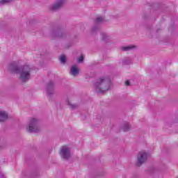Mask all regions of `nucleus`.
Returning <instances> with one entry per match:
<instances>
[{
	"label": "nucleus",
	"mask_w": 178,
	"mask_h": 178,
	"mask_svg": "<svg viewBox=\"0 0 178 178\" xmlns=\"http://www.w3.org/2000/svg\"><path fill=\"white\" fill-rule=\"evenodd\" d=\"M8 69L12 73H16V74H20V80L23 83L29 81L31 79V72H33V68L29 65H25L20 67L16 64L15 62L10 63Z\"/></svg>",
	"instance_id": "obj_1"
},
{
	"label": "nucleus",
	"mask_w": 178,
	"mask_h": 178,
	"mask_svg": "<svg viewBox=\"0 0 178 178\" xmlns=\"http://www.w3.org/2000/svg\"><path fill=\"white\" fill-rule=\"evenodd\" d=\"M95 88L97 94H104L111 88V79L105 76L99 77L95 83Z\"/></svg>",
	"instance_id": "obj_2"
},
{
	"label": "nucleus",
	"mask_w": 178,
	"mask_h": 178,
	"mask_svg": "<svg viewBox=\"0 0 178 178\" xmlns=\"http://www.w3.org/2000/svg\"><path fill=\"white\" fill-rule=\"evenodd\" d=\"M28 131L29 133H38L40 127L38 126V120L32 118L29 122Z\"/></svg>",
	"instance_id": "obj_3"
},
{
	"label": "nucleus",
	"mask_w": 178,
	"mask_h": 178,
	"mask_svg": "<svg viewBox=\"0 0 178 178\" xmlns=\"http://www.w3.org/2000/svg\"><path fill=\"white\" fill-rule=\"evenodd\" d=\"M51 35L54 38H66V33L62 29L57 28L51 31Z\"/></svg>",
	"instance_id": "obj_4"
},
{
	"label": "nucleus",
	"mask_w": 178,
	"mask_h": 178,
	"mask_svg": "<svg viewBox=\"0 0 178 178\" xmlns=\"http://www.w3.org/2000/svg\"><path fill=\"white\" fill-rule=\"evenodd\" d=\"M148 155L145 152H140L138 154V163L137 166H141L145 161H147Z\"/></svg>",
	"instance_id": "obj_5"
},
{
	"label": "nucleus",
	"mask_w": 178,
	"mask_h": 178,
	"mask_svg": "<svg viewBox=\"0 0 178 178\" xmlns=\"http://www.w3.org/2000/svg\"><path fill=\"white\" fill-rule=\"evenodd\" d=\"M60 155H61L62 158L64 159H69V158H70V148L66 146H63L60 152Z\"/></svg>",
	"instance_id": "obj_6"
},
{
	"label": "nucleus",
	"mask_w": 178,
	"mask_h": 178,
	"mask_svg": "<svg viewBox=\"0 0 178 178\" xmlns=\"http://www.w3.org/2000/svg\"><path fill=\"white\" fill-rule=\"evenodd\" d=\"M54 87H55V83L54 81H50L47 86H46V91L47 92V95L49 97H51V95H54Z\"/></svg>",
	"instance_id": "obj_7"
},
{
	"label": "nucleus",
	"mask_w": 178,
	"mask_h": 178,
	"mask_svg": "<svg viewBox=\"0 0 178 178\" xmlns=\"http://www.w3.org/2000/svg\"><path fill=\"white\" fill-rule=\"evenodd\" d=\"M63 3H65V1L63 0H58L52 6L51 10L56 12V10H59L63 6Z\"/></svg>",
	"instance_id": "obj_8"
},
{
	"label": "nucleus",
	"mask_w": 178,
	"mask_h": 178,
	"mask_svg": "<svg viewBox=\"0 0 178 178\" xmlns=\"http://www.w3.org/2000/svg\"><path fill=\"white\" fill-rule=\"evenodd\" d=\"M8 119V113L5 111H0V122H5Z\"/></svg>",
	"instance_id": "obj_9"
},
{
	"label": "nucleus",
	"mask_w": 178,
	"mask_h": 178,
	"mask_svg": "<svg viewBox=\"0 0 178 178\" xmlns=\"http://www.w3.org/2000/svg\"><path fill=\"white\" fill-rule=\"evenodd\" d=\"M79 74V68L77 67V65H74L71 67V74L72 76H77Z\"/></svg>",
	"instance_id": "obj_10"
},
{
	"label": "nucleus",
	"mask_w": 178,
	"mask_h": 178,
	"mask_svg": "<svg viewBox=\"0 0 178 178\" xmlns=\"http://www.w3.org/2000/svg\"><path fill=\"white\" fill-rule=\"evenodd\" d=\"M135 48H137V46L129 45V46H127V47H122V51H131V49H134Z\"/></svg>",
	"instance_id": "obj_11"
},
{
	"label": "nucleus",
	"mask_w": 178,
	"mask_h": 178,
	"mask_svg": "<svg viewBox=\"0 0 178 178\" xmlns=\"http://www.w3.org/2000/svg\"><path fill=\"white\" fill-rule=\"evenodd\" d=\"M99 31V25H94L91 29V33L95 35Z\"/></svg>",
	"instance_id": "obj_12"
},
{
	"label": "nucleus",
	"mask_w": 178,
	"mask_h": 178,
	"mask_svg": "<svg viewBox=\"0 0 178 178\" xmlns=\"http://www.w3.org/2000/svg\"><path fill=\"white\" fill-rule=\"evenodd\" d=\"M101 35L103 41H105L106 42H107L108 41H109V40H111V38L107 35L106 33H101Z\"/></svg>",
	"instance_id": "obj_13"
},
{
	"label": "nucleus",
	"mask_w": 178,
	"mask_h": 178,
	"mask_svg": "<svg viewBox=\"0 0 178 178\" xmlns=\"http://www.w3.org/2000/svg\"><path fill=\"white\" fill-rule=\"evenodd\" d=\"M132 62L131 58H127L122 61V65H131Z\"/></svg>",
	"instance_id": "obj_14"
},
{
	"label": "nucleus",
	"mask_w": 178,
	"mask_h": 178,
	"mask_svg": "<svg viewBox=\"0 0 178 178\" xmlns=\"http://www.w3.org/2000/svg\"><path fill=\"white\" fill-rule=\"evenodd\" d=\"M130 127H131L130 124L126 123L123 125L122 130L123 131H129V130H130Z\"/></svg>",
	"instance_id": "obj_15"
},
{
	"label": "nucleus",
	"mask_w": 178,
	"mask_h": 178,
	"mask_svg": "<svg viewBox=\"0 0 178 178\" xmlns=\"http://www.w3.org/2000/svg\"><path fill=\"white\" fill-rule=\"evenodd\" d=\"M102 17H99L95 19V25L98 26L99 24H101L102 23Z\"/></svg>",
	"instance_id": "obj_16"
},
{
	"label": "nucleus",
	"mask_w": 178,
	"mask_h": 178,
	"mask_svg": "<svg viewBox=\"0 0 178 178\" xmlns=\"http://www.w3.org/2000/svg\"><path fill=\"white\" fill-rule=\"evenodd\" d=\"M10 2H13V0H1L0 5H6V3H10Z\"/></svg>",
	"instance_id": "obj_17"
},
{
	"label": "nucleus",
	"mask_w": 178,
	"mask_h": 178,
	"mask_svg": "<svg viewBox=\"0 0 178 178\" xmlns=\"http://www.w3.org/2000/svg\"><path fill=\"white\" fill-rule=\"evenodd\" d=\"M60 60L62 63H66V56L65 55H61L60 57Z\"/></svg>",
	"instance_id": "obj_18"
},
{
	"label": "nucleus",
	"mask_w": 178,
	"mask_h": 178,
	"mask_svg": "<svg viewBox=\"0 0 178 178\" xmlns=\"http://www.w3.org/2000/svg\"><path fill=\"white\" fill-rule=\"evenodd\" d=\"M67 105H69V106H70L71 109H76L77 108V105L70 104V102H69V100H67Z\"/></svg>",
	"instance_id": "obj_19"
},
{
	"label": "nucleus",
	"mask_w": 178,
	"mask_h": 178,
	"mask_svg": "<svg viewBox=\"0 0 178 178\" xmlns=\"http://www.w3.org/2000/svg\"><path fill=\"white\" fill-rule=\"evenodd\" d=\"M84 60V57L83 56H81L78 59V63H81Z\"/></svg>",
	"instance_id": "obj_20"
},
{
	"label": "nucleus",
	"mask_w": 178,
	"mask_h": 178,
	"mask_svg": "<svg viewBox=\"0 0 178 178\" xmlns=\"http://www.w3.org/2000/svg\"><path fill=\"white\" fill-rule=\"evenodd\" d=\"M125 86H130V81H125Z\"/></svg>",
	"instance_id": "obj_21"
}]
</instances>
